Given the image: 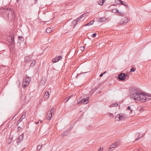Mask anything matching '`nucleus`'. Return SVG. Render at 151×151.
Returning <instances> with one entry per match:
<instances>
[{
    "instance_id": "obj_1",
    "label": "nucleus",
    "mask_w": 151,
    "mask_h": 151,
    "mask_svg": "<svg viewBox=\"0 0 151 151\" xmlns=\"http://www.w3.org/2000/svg\"><path fill=\"white\" fill-rule=\"evenodd\" d=\"M129 91L130 97L134 99L135 100L142 102L149 100V98H146V94L140 91L138 88L132 87L130 89ZM146 96H151V95L150 94L146 95Z\"/></svg>"
},
{
    "instance_id": "obj_2",
    "label": "nucleus",
    "mask_w": 151,
    "mask_h": 151,
    "mask_svg": "<svg viewBox=\"0 0 151 151\" xmlns=\"http://www.w3.org/2000/svg\"><path fill=\"white\" fill-rule=\"evenodd\" d=\"M0 14L3 17H6L7 16L8 18L11 17V16L13 17L14 15V11L11 10L10 9L3 8H0Z\"/></svg>"
},
{
    "instance_id": "obj_3",
    "label": "nucleus",
    "mask_w": 151,
    "mask_h": 151,
    "mask_svg": "<svg viewBox=\"0 0 151 151\" xmlns=\"http://www.w3.org/2000/svg\"><path fill=\"white\" fill-rule=\"evenodd\" d=\"M31 81V78L28 77V76H26L25 77H24L23 79V82L24 83H26V84H24L23 86V88H25L28 85L29 83Z\"/></svg>"
},
{
    "instance_id": "obj_4",
    "label": "nucleus",
    "mask_w": 151,
    "mask_h": 151,
    "mask_svg": "<svg viewBox=\"0 0 151 151\" xmlns=\"http://www.w3.org/2000/svg\"><path fill=\"white\" fill-rule=\"evenodd\" d=\"M126 77V75L125 73H119L118 78V79L121 81H123L125 80Z\"/></svg>"
},
{
    "instance_id": "obj_5",
    "label": "nucleus",
    "mask_w": 151,
    "mask_h": 151,
    "mask_svg": "<svg viewBox=\"0 0 151 151\" xmlns=\"http://www.w3.org/2000/svg\"><path fill=\"white\" fill-rule=\"evenodd\" d=\"M120 142H115L114 143L111 144V145L110 147L109 148V151H111L113 150V148L117 147L120 144Z\"/></svg>"
},
{
    "instance_id": "obj_6",
    "label": "nucleus",
    "mask_w": 151,
    "mask_h": 151,
    "mask_svg": "<svg viewBox=\"0 0 151 151\" xmlns=\"http://www.w3.org/2000/svg\"><path fill=\"white\" fill-rule=\"evenodd\" d=\"M14 37L12 35V36H11L10 37H9V38H8V39L9 40H10L9 41V42L10 43V44L12 46L13 45L14 43Z\"/></svg>"
},
{
    "instance_id": "obj_7",
    "label": "nucleus",
    "mask_w": 151,
    "mask_h": 151,
    "mask_svg": "<svg viewBox=\"0 0 151 151\" xmlns=\"http://www.w3.org/2000/svg\"><path fill=\"white\" fill-rule=\"evenodd\" d=\"M62 57L60 55H59L58 57H55L53 58L52 60V62L53 63H56L60 60V59L62 58Z\"/></svg>"
},
{
    "instance_id": "obj_8",
    "label": "nucleus",
    "mask_w": 151,
    "mask_h": 151,
    "mask_svg": "<svg viewBox=\"0 0 151 151\" xmlns=\"http://www.w3.org/2000/svg\"><path fill=\"white\" fill-rule=\"evenodd\" d=\"M47 80L46 77H43L42 78V80L40 82V84L41 85H44Z\"/></svg>"
},
{
    "instance_id": "obj_9",
    "label": "nucleus",
    "mask_w": 151,
    "mask_h": 151,
    "mask_svg": "<svg viewBox=\"0 0 151 151\" xmlns=\"http://www.w3.org/2000/svg\"><path fill=\"white\" fill-rule=\"evenodd\" d=\"M77 20L76 19L73 20V21L72 22V24H73V25H71L70 26V27H72L71 29H70V30H71L72 29H73V28H74L75 27L77 24Z\"/></svg>"
},
{
    "instance_id": "obj_10",
    "label": "nucleus",
    "mask_w": 151,
    "mask_h": 151,
    "mask_svg": "<svg viewBox=\"0 0 151 151\" xmlns=\"http://www.w3.org/2000/svg\"><path fill=\"white\" fill-rule=\"evenodd\" d=\"M106 20V18L105 17H103L101 18L100 19H99L98 21V22L101 23V22H105Z\"/></svg>"
},
{
    "instance_id": "obj_11",
    "label": "nucleus",
    "mask_w": 151,
    "mask_h": 151,
    "mask_svg": "<svg viewBox=\"0 0 151 151\" xmlns=\"http://www.w3.org/2000/svg\"><path fill=\"white\" fill-rule=\"evenodd\" d=\"M89 98H86L83 99H82V101H83V104H86L88 103V99Z\"/></svg>"
},
{
    "instance_id": "obj_12",
    "label": "nucleus",
    "mask_w": 151,
    "mask_h": 151,
    "mask_svg": "<svg viewBox=\"0 0 151 151\" xmlns=\"http://www.w3.org/2000/svg\"><path fill=\"white\" fill-rule=\"evenodd\" d=\"M69 133L68 130L64 131L62 133V135L63 136L68 135Z\"/></svg>"
},
{
    "instance_id": "obj_13",
    "label": "nucleus",
    "mask_w": 151,
    "mask_h": 151,
    "mask_svg": "<svg viewBox=\"0 0 151 151\" xmlns=\"http://www.w3.org/2000/svg\"><path fill=\"white\" fill-rule=\"evenodd\" d=\"M49 96V92L46 91L44 95V97L46 99H48Z\"/></svg>"
},
{
    "instance_id": "obj_14",
    "label": "nucleus",
    "mask_w": 151,
    "mask_h": 151,
    "mask_svg": "<svg viewBox=\"0 0 151 151\" xmlns=\"http://www.w3.org/2000/svg\"><path fill=\"white\" fill-rule=\"evenodd\" d=\"M115 2L117 4L119 5L120 4H122L123 1L121 0H115Z\"/></svg>"
},
{
    "instance_id": "obj_15",
    "label": "nucleus",
    "mask_w": 151,
    "mask_h": 151,
    "mask_svg": "<svg viewBox=\"0 0 151 151\" xmlns=\"http://www.w3.org/2000/svg\"><path fill=\"white\" fill-rule=\"evenodd\" d=\"M95 22L94 20H92L90 22L86 24V25H85V26H88L89 25H91L93 24L94 22Z\"/></svg>"
},
{
    "instance_id": "obj_16",
    "label": "nucleus",
    "mask_w": 151,
    "mask_h": 151,
    "mask_svg": "<svg viewBox=\"0 0 151 151\" xmlns=\"http://www.w3.org/2000/svg\"><path fill=\"white\" fill-rule=\"evenodd\" d=\"M24 136V133H22L21 134V135H20L19 138L18 139V140H19L20 141H21V140H22L23 139V137Z\"/></svg>"
},
{
    "instance_id": "obj_17",
    "label": "nucleus",
    "mask_w": 151,
    "mask_h": 151,
    "mask_svg": "<svg viewBox=\"0 0 151 151\" xmlns=\"http://www.w3.org/2000/svg\"><path fill=\"white\" fill-rule=\"evenodd\" d=\"M26 114V113H24V114L19 119V122H21L22 121L23 119L25 117V115Z\"/></svg>"
},
{
    "instance_id": "obj_18",
    "label": "nucleus",
    "mask_w": 151,
    "mask_h": 151,
    "mask_svg": "<svg viewBox=\"0 0 151 151\" xmlns=\"http://www.w3.org/2000/svg\"><path fill=\"white\" fill-rule=\"evenodd\" d=\"M105 1V0H99V1L98 3L99 4L102 5L103 4Z\"/></svg>"
},
{
    "instance_id": "obj_19",
    "label": "nucleus",
    "mask_w": 151,
    "mask_h": 151,
    "mask_svg": "<svg viewBox=\"0 0 151 151\" xmlns=\"http://www.w3.org/2000/svg\"><path fill=\"white\" fill-rule=\"evenodd\" d=\"M52 30L51 28H48L46 29V32L47 33H50L52 31Z\"/></svg>"
},
{
    "instance_id": "obj_20",
    "label": "nucleus",
    "mask_w": 151,
    "mask_h": 151,
    "mask_svg": "<svg viewBox=\"0 0 151 151\" xmlns=\"http://www.w3.org/2000/svg\"><path fill=\"white\" fill-rule=\"evenodd\" d=\"M24 59L25 61H29L30 60L29 57V56H27L25 57Z\"/></svg>"
},
{
    "instance_id": "obj_21",
    "label": "nucleus",
    "mask_w": 151,
    "mask_h": 151,
    "mask_svg": "<svg viewBox=\"0 0 151 151\" xmlns=\"http://www.w3.org/2000/svg\"><path fill=\"white\" fill-rule=\"evenodd\" d=\"M118 105V104L117 103H115L114 104H112L110 105L111 106H115L117 107Z\"/></svg>"
},
{
    "instance_id": "obj_22",
    "label": "nucleus",
    "mask_w": 151,
    "mask_h": 151,
    "mask_svg": "<svg viewBox=\"0 0 151 151\" xmlns=\"http://www.w3.org/2000/svg\"><path fill=\"white\" fill-rule=\"evenodd\" d=\"M122 114H120L118 116L119 118V120H121V119H122L123 118V116L122 115Z\"/></svg>"
},
{
    "instance_id": "obj_23",
    "label": "nucleus",
    "mask_w": 151,
    "mask_h": 151,
    "mask_svg": "<svg viewBox=\"0 0 151 151\" xmlns=\"http://www.w3.org/2000/svg\"><path fill=\"white\" fill-rule=\"evenodd\" d=\"M111 12L113 13H116V12H118V10L116 9H112Z\"/></svg>"
},
{
    "instance_id": "obj_24",
    "label": "nucleus",
    "mask_w": 151,
    "mask_h": 151,
    "mask_svg": "<svg viewBox=\"0 0 151 151\" xmlns=\"http://www.w3.org/2000/svg\"><path fill=\"white\" fill-rule=\"evenodd\" d=\"M42 145H39L37 147V150H40L41 149V148H42Z\"/></svg>"
},
{
    "instance_id": "obj_25",
    "label": "nucleus",
    "mask_w": 151,
    "mask_h": 151,
    "mask_svg": "<svg viewBox=\"0 0 151 151\" xmlns=\"http://www.w3.org/2000/svg\"><path fill=\"white\" fill-rule=\"evenodd\" d=\"M54 108H52L50 111V115H51V116H52V113L54 112Z\"/></svg>"
},
{
    "instance_id": "obj_26",
    "label": "nucleus",
    "mask_w": 151,
    "mask_h": 151,
    "mask_svg": "<svg viewBox=\"0 0 151 151\" xmlns=\"http://www.w3.org/2000/svg\"><path fill=\"white\" fill-rule=\"evenodd\" d=\"M117 12L119 14V16H124V14L123 13H121L120 12H119V11L118 12Z\"/></svg>"
},
{
    "instance_id": "obj_27",
    "label": "nucleus",
    "mask_w": 151,
    "mask_h": 151,
    "mask_svg": "<svg viewBox=\"0 0 151 151\" xmlns=\"http://www.w3.org/2000/svg\"><path fill=\"white\" fill-rule=\"evenodd\" d=\"M142 136H140V135H138V138H137L135 140L134 142H135L136 141H137L138 140H139L140 139H141V138H142Z\"/></svg>"
},
{
    "instance_id": "obj_28",
    "label": "nucleus",
    "mask_w": 151,
    "mask_h": 151,
    "mask_svg": "<svg viewBox=\"0 0 151 151\" xmlns=\"http://www.w3.org/2000/svg\"><path fill=\"white\" fill-rule=\"evenodd\" d=\"M36 62L35 61H32L31 64V66H34Z\"/></svg>"
},
{
    "instance_id": "obj_29",
    "label": "nucleus",
    "mask_w": 151,
    "mask_h": 151,
    "mask_svg": "<svg viewBox=\"0 0 151 151\" xmlns=\"http://www.w3.org/2000/svg\"><path fill=\"white\" fill-rule=\"evenodd\" d=\"M121 5H123L125 6L126 7H128V5L125 2L123 1V3L122 4H121Z\"/></svg>"
},
{
    "instance_id": "obj_30",
    "label": "nucleus",
    "mask_w": 151,
    "mask_h": 151,
    "mask_svg": "<svg viewBox=\"0 0 151 151\" xmlns=\"http://www.w3.org/2000/svg\"><path fill=\"white\" fill-rule=\"evenodd\" d=\"M128 20L127 19L125 20L123 22H122V24H125L127 22H128Z\"/></svg>"
},
{
    "instance_id": "obj_31",
    "label": "nucleus",
    "mask_w": 151,
    "mask_h": 151,
    "mask_svg": "<svg viewBox=\"0 0 151 151\" xmlns=\"http://www.w3.org/2000/svg\"><path fill=\"white\" fill-rule=\"evenodd\" d=\"M106 71H105V72H104V73H101L100 75V76L101 77H102L103 75L105 74V73H106Z\"/></svg>"
},
{
    "instance_id": "obj_32",
    "label": "nucleus",
    "mask_w": 151,
    "mask_h": 151,
    "mask_svg": "<svg viewBox=\"0 0 151 151\" xmlns=\"http://www.w3.org/2000/svg\"><path fill=\"white\" fill-rule=\"evenodd\" d=\"M126 78L127 80L129 78V75L128 74V73H127L126 74Z\"/></svg>"
},
{
    "instance_id": "obj_33",
    "label": "nucleus",
    "mask_w": 151,
    "mask_h": 151,
    "mask_svg": "<svg viewBox=\"0 0 151 151\" xmlns=\"http://www.w3.org/2000/svg\"><path fill=\"white\" fill-rule=\"evenodd\" d=\"M85 48V46H81L80 47V50H81V51H83Z\"/></svg>"
},
{
    "instance_id": "obj_34",
    "label": "nucleus",
    "mask_w": 151,
    "mask_h": 151,
    "mask_svg": "<svg viewBox=\"0 0 151 151\" xmlns=\"http://www.w3.org/2000/svg\"><path fill=\"white\" fill-rule=\"evenodd\" d=\"M71 97V96H68V97H67L66 98V100L65 101V102H66L68 101V100H69V99Z\"/></svg>"
},
{
    "instance_id": "obj_35",
    "label": "nucleus",
    "mask_w": 151,
    "mask_h": 151,
    "mask_svg": "<svg viewBox=\"0 0 151 151\" xmlns=\"http://www.w3.org/2000/svg\"><path fill=\"white\" fill-rule=\"evenodd\" d=\"M51 117L52 116H51V115H50L49 114V116L47 117V119L48 120H50V119H51Z\"/></svg>"
},
{
    "instance_id": "obj_36",
    "label": "nucleus",
    "mask_w": 151,
    "mask_h": 151,
    "mask_svg": "<svg viewBox=\"0 0 151 151\" xmlns=\"http://www.w3.org/2000/svg\"><path fill=\"white\" fill-rule=\"evenodd\" d=\"M135 68H132L131 69V70H130V72H134L135 71Z\"/></svg>"
},
{
    "instance_id": "obj_37",
    "label": "nucleus",
    "mask_w": 151,
    "mask_h": 151,
    "mask_svg": "<svg viewBox=\"0 0 151 151\" xmlns=\"http://www.w3.org/2000/svg\"><path fill=\"white\" fill-rule=\"evenodd\" d=\"M115 119H116L117 121H119V116H118V115L115 116Z\"/></svg>"
},
{
    "instance_id": "obj_38",
    "label": "nucleus",
    "mask_w": 151,
    "mask_h": 151,
    "mask_svg": "<svg viewBox=\"0 0 151 151\" xmlns=\"http://www.w3.org/2000/svg\"><path fill=\"white\" fill-rule=\"evenodd\" d=\"M127 109L128 110H130V112L131 113H132V110H131V107H130V106H129L127 107Z\"/></svg>"
},
{
    "instance_id": "obj_39",
    "label": "nucleus",
    "mask_w": 151,
    "mask_h": 151,
    "mask_svg": "<svg viewBox=\"0 0 151 151\" xmlns=\"http://www.w3.org/2000/svg\"><path fill=\"white\" fill-rule=\"evenodd\" d=\"M96 33H94L93 34L91 37H96Z\"/></svg>"
},
{
    "instance_id": "obj_40",
    "label": "nucleus",
    "mask_w": 151,
    "mask_h": 151,
    "mask_svg": "<svg viewBox=\"0 0 151 151\" xmlns=\"http://www.w3.org/2000/svg\"><path fill=\"white\" fill-rule=\"evenodd\" d=\"M109 116L110 117L112 118L114 117V116L113 114L111 113H110L109 114Z\"/></svg>"
},
{
    "instance_id": "obj_41",
    "label": "nucleus",
    "mask_w": 151,
    "mask_h": 151,
    "mask_svg": "<svg viewBox=\"0 0 151 151\" xmlns=\"http://www.w3.org/2000/svg\"><path fill=\"white\" fill-rule=\"evenodd\" d=\"M21 129V127H19V126L18 127H17V132H18V131H19Z\"/></svg>"
},
{
    "instance_id": "obj_42",
    "label": "nucleus",
    "mask_w": 151,
    "mask_h": 151,
    "mask_svg": "<svg viewBox=\"0 0 151 151\" xmlns=\"http://www.w3.org/2000/svg\"><path fill=\"white\" fill-rule=\"evenodd\" d=\"M16 83L18 85H19L20 84V82L19 81H17L16 82Z\"/></svg>"
},
{
    "instance_id": "obj_43",
    "label": "nucleus",
    "mask_w": 151,
    "mask_h": 151,
    "mask_svg": "<svg viewBox=\"0 0 151 151\" xmlns=\"http://www.w3.org/2000/svg\"><path fill=\"white\" fill-rule=\"evenodd\" d=\"M78 104L82 103H83V101H82V99L79 102H78Z\"/></svg>"
},
{
    "instance_id": "obj_44",
    "label": "nucleus",
    "mask_w": 151,
    "mask_h": 151,
    "mask_svg": "<svg viewBox=\"0 0 151 151\" xmlns=\"http://www.w3.org/2000/svg\"><path fill=\"white\" fill-rule=\"evenodd\" d=\"M81 18H80V17H78L76 20H77V22H78L79 21L81 20Z\"/></svg>"
},
{
    "instance_id": "obj_45",
    "label": "nucleus",
    "mask_w": 151,
    "mask_h": 151,
    "mask_svg": "<svg viewBox=\"0 0 151 151\" xmlns=\"http://www.w3.org/2000/svg\"><path fill=\"white\" fill-rule=\"evenodd\" d=\"M118 24L119 25H121L122 24V22H120L118 23Z\"/></svg>"
},
{
    "instance_id": "obj_46",
    "label": "nucleus",
    "mask_w": 151,
    "mask_h": 151,
    "mask_svg": "<svg viewBox=\"0 0 151 151\" xmlns=\"http://www.w3.org/2000/svg\"><path fill=\"white\" fill-rule=\"evenodd\" d=\"M86 13H84V14H83L82 15L83 16V17L86 16Z\"/></svg>"
},
{
    "instance_id": "obj_47",
    "label": "nucleus",
    "mask_w": 151,
    "mask_h": 151,
    "mask_svg": "<svg viewBox=\"0 0 151 151\" xmlns=\"http://www.w3.org/2000/svg\"><path fill=\"white\" fill-rule=\"evenodd\" d=\"M83 15H82H82H81V16H80V18H81V19H82V18H83Z\"/></svg>"
},
{
    "instance_id": "obj_48",
    "label": "nucleus",
    "mask_w": 151,
    "mask_h": 151,
    "mask_svg": "<svg viewBox=\"0 0 151 151\" xmlns=\"http://www.w3.org/2000/svg\"><path fill=\"white\" fill-rule=\"evenodd\" d=\"M37 1V0H34V3L35 4V3H36Z\"/></svg>"
},
{
    "instance_id": "obj_49",
    "label": "nucleus",
    "mask_w": 151,
    "mask_h": 151,
    "mask_svg": "<svg viewBox=\"0 0 151 151\" xmlns=\"http://www.w3.org/2000/svg\"><path fill=\"white\" fill-rule=\"evenodd\" d=\"M17 125H18V124L20 122H19V120L17 121Z\"/></svg>"
},
{
    "instance_id": "obj_50",
    "label": "nucleus",
    "mask_w": 151,
    "mask_h": 151,
    "mask_svg": "<svg viewBox=\"0 0 151 151\" xmlns=\"http://www.w3.org/2000/svg\"><path fill=\"white\" fill-rule=\"evenodd\" d=\"M101 147H100L98 151H102V150H101Z\"/></svg>"
},
{
    "instance_id": "obj_51",
    "label": "nucleus",
    "mask_w": 151,
    "mask_h": 151,
    "mask_svg": "<svg viewBox=\"0 0 151 151\" xmlns=\"http://www.w3.org/2000/svg\"><path fill=\"white\" fill-rule=\"evenodd\" d=\"M20 39H21V38H23V37L22 36H19L18 37Z\"/></svg>"
},
{
    "instance_id": "obj_52",
    "label": "nucleus",
    "mask_w": 151,
    "mask_h": 151,
    "mask_svg": "<svg viewBox=\"0 0 151 151\" xmlns=\"http://www.w3.org/2000/svg\"><path fill=\"white\" fill-rule=\"evenodd\" d=\"M39 121L40 122V123H42V121H41V120H39Z\"/></svg>"
},
{
    "instance_id": "obj_53",
    "label": "nucleus",
    "mask_w": 151,
    "mask_h": 151,
    "mask_svg": "<svg viewBox=\"0 0 151 151\" xmlns=\"http://www.w3.org/2000/svg\"><path fill=\"white\" fill-rule=\"evenodd\" d=\"M36 124H38L39 123V121L38 122H36Z\"/></svg>"
},
{
    "instance_id": "obj_54",
    "label": "nucleus",
    "mask_w": 151,
    "mask_h": 151,
    "mask_svg": "<svg viewBox=\"0 0 151 151\" xmlns=\"http://www.w3.org/2000/svg\"><path fill=\"white\" fill-rule=\"evenodd\" d=\"M50 20H48V21H45V22H49V21Z\"/></svg>"
},
{
    "instance_id": "obj_55",
    "label": "nucleus",
    "mask_w": 151,
    "mask_h": 151,
    "mask_svg": "<svg viewBox=\"0 0 151 151\" xmlns=\"http://www.w3.org/2000/svg\"><path fill=\"white\" fill-rule=\"evenodd\" d=\"M20 0H17V1H18V2H19V1H20Z\"/></svg>"
},
{
    "instance_id": "obj_56",
    "label": "nucleus",
    "mask_w": 151,
    "mask_h": 151,
    "mask_svg": "<svg viewBox=\"0 0 151 151\" xmlns=\"http://www.w3.org/2000/svg\"><path fill=\"white\" fill-rule=\"evenodd\" d=\"M87 72H85V73H87Z\"/></svg>"
}]
</instances>
